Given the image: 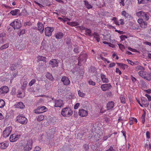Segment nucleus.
<instances>
[{
  "instance_id": "41",
  "label": "nucleus",
  "mask_w": 151,
  "mask_h": 151,
  "mask_svg": "<svg viewBox=\"0 0 151 151\" xmlns=\"http://www.w3.org/2000/svg\"><path fill=\"white\" fill-rule=\"evenodd\" d=\"M78 96L81 97H84L85 96V94L81 91L80 90L78 91Z\"/></svg>"
},
{
  "instance_id": "17",
  "label": "nucleus",
  "mask_w": 151,
  "mask_h": 151,
  "mask_svg": "<svg viewBox=\"0 0 151 151\" xmlns=\"http://www.w3.org/2000/svg\"><path fill=\"white\" fill-rule=\"evenodd\" d=\"M6 40V34L4 32L0 33V44H3Z\"/></svg>"
},
{
  "instance_id": "57",
  "label": "nucleus",
  "mask_w": 151,
  "mask_h": 151,
  "mask_svg": "<svg viewBox=\"0 0 151 151\" xmlns=\"http://www.w3.org/2000/svg\"><path fill=\"white\" fill-rule=\"evenodd\" d=\"M127 60L128 63L131 64V65H133L134 64V63L132 60H131L129 59H127Z\"/></svg>"
},
{
  "instance_id": "26",
  "label": "nucleus",
  "mask_w": 151,
  "mask_h": 151,
  "mask_svg": "<svg viewBox=\"0 0 151 151\" xmlns=\"http://www.w3.org/2000/svg\"><path fill=\"white\" fill-rule=\"evenodd\" d=\"M141 100L142 105L145 107H147L148 106L149 103L146 98H142L141 99Z\"/></svg>"
},
{
  "instance_id": "45",
  "label": "nucleus",
  "mask_w": 151,
  "mask_h": 151,
  "mask_svg": "<svg viewBox=\"0 0 151 151\" xmlns=\"http://www.w3.org/2000/svg\"><path fill=\"white\" fill-rule=\"evenodd\" d=\"M145 114H143L141 116V118L142 122L143 124H144L145 121Z\"/></svg>"
},
{
  "instance_id": "24",
  "label": "nucleus",
  "mask_w": 151,
  "mask_h": 151,
  "mask_svg": "<svg viewBox=\"0 0 151 151\" xmlns=\"http://www.w3.org/2000/svg\"><path fill=\"white\" fill-rule=\"evenodd\" d=\"M38 26V29L41 33H42L44 32V27L42 24L40 22H38L37 23Z\"/></svg>"
},
{
  "instance_id": "46",
  "label": "nucleus",
  "mask_w": 151,
  "mask_h": 151,
  "mask_svg": "<svg viewBox=\"0 0 151 151\" xmlns=\"http://www.w3.org/2000/svg\"><path fill=\"white\" fill-rule=\"evenodd\" d=\"M46 41H43L42 43V46L41 48L42 47L43 49H45L46 48Z\"/></svg>"
},
{
  "instance_id": "28",
  "label": "nucleus",
  "mask_w": 151,
  "mask_h": 151,
  "mask_svg": "<svg viewBox=\"0 0 151 151\" xmlns=\"http://www.w3.org/2000/svg\"><path fill=\"white\" fill-rule=\"evenodd\" d=\"M63 35H64L63 32H58L55 34V37L57 39H60L63 37Z\"/></svg>"
},
{
  "instance_id": "30",
  "label": "nucleus",
  "mask_w": 151,
  "mask_h": 151,
  "mask_svg": "<svg viewBox=\"0 0 151 151\" xmlns=\"http://www.w3.org/2000/svg\"><path fill=\"white\" fill-rule=\"evenodd\" d=\"M83 1L84 3L85 6L87 8L89 9L92 8V6L89 3L88 1L86 0H84Z\"/></svg>"
},
{
  "instance_id": "49",
  "label": "nucleus",
  "mask_w": 151,
  "mask_h": 151,
  "mask_svg": "<svg viewBox=\"0 0 151 151\" xmlns=\"http://www.w3.org/2000/svg\"><path fill=\"white\" fill-rule=\"evenodd\" d=\"M70 24L73 26H77L79 24L77 22H72L70 23Z\"/></svg>"
},
{
  "instance_id": "53",
  "label": "nucleus",
  "mask_w": 151,
  "mask_h": 151,
  "mask_svg": "<svg viewBox=\"0 0 151 151\" xmlns=\"http://www.w3.org/2000/svg\"><path fill=\"white\" fill-rule=\"evenodd\" d=\"M25 29H22L20 31V33H19L18 35L19 36H20L21 35L24 34L25 33Z\"/></svg>"
},
{
  "instance_id": "55",
  "label": "nucleus",
  "mask_w": 151,
  "mask_h": 151,
  "mask_svg": "<svg viewBox=\"0 0 151 151\" xmlns=\"http://www.w3.org/2000/svg\"><path fill=\"white\" fill-rule=\"evenodd\" d=\"M41 149V148L40 147L38 146H36L34 150V151H39Z\"/></svg>"
},
{
  "instance_id": "56",
  "label": "nucleus",
  "mask_w": 151,
  "mask_h": 151,
  "mask_svg": "<svg viewBox=\"0 0 151 151\" xmlns=\"http://www.w3.org/2000/svg\"><path fill=\"white\" fill-rule=\"evenodd\" d=\"M145 96L147 98L149 101H151V96L150 95L146 94Z\"/></svg>"
},
{
  "instance_id": "43",
  "label": "nucleus",
  "mask_w": 151,
  "mask_h": 151,
  "mask_svg": "<svg viewBox=\"0 0 151 151\" xmlns=\"http://www.w3.org/2000/svg\"><path fill=\"white\" fill-rule=\"evenodd\" d=\"M88 83L89 85H92L93 86H94L96 85L95 82L92 81L91 79L88 80Z\"/></svg>"
},
{
  "instance_id": "40",
  "label": "nucleus",
  "mask_w": 151,
  "mask_h": 151,
  "mask_svg": "<svg viewBox=\"0 0 151 151\" xmlns=\"http://www.w3.org/2000/svg\"><path fill=\"white\" fill-rule=\"evenodd\" d=\"M120 100L121 102L123 104H124L126 103V99L123 96H121L120 97Z\"/></svg>"
},
{
  "instance_id": "25",
  "label": "nucleus",
  "mask_w": 151,
  "mask_h": 151,
  "mask_svg": "<svg viewBox=\"0 0 151 151\" xmlns=\"http://www.w3.org/2000/svg\"><path fill=\"white\" fill-rule=\"evenodd\" d=\"M37 61L39 62L40 61H43L45 63L47 62L46 58L45 57L42 56L38 55L37 57Z\"/></svg>"
},
{
  "instance_id": "21",
  "label": "nucleus",
  "mask_w": 151,
  "mask_h": 151,
  "mask_svg": "<svg viewBox=\"0 0 151 151\" xmlns=\"http://www.w3.org/2000/svg\"><path fill=\"white\" fill-rule=\"evenodd\" d=\"M9 145V143L6 142H4L0 143V149H6Z\"/></svg>"
},
{
  "instance_id": "48",
  "label": "nucleus",
  "mask_w": 151,
  "mask_h": 151,
  "mask_svg": "<svg viewBox=\"0 0 151 151\" xmlns=\"http://www.w3.org/2000/svg\"><path fill=\"white\" fill-rule=\"evenodd\" d=\"M83 147L84 150L86 151L88 150L89 148L88 145L86 144L83 145Z\"/></svg>"
},
{
  "instance_id": "6",
  "label": "nucleus",
  "mask_w": 151,
  "mask_h": 151,
  "mask_svg": "<svg viewBox=\"0 0 151 151\" xmlns=\"http://www.w3.org/2000/svg\"><path fill=\"white\" fill-rule=\"evenodd\" d=\"M136 15L145 21H147L149 19V16L146 13L142 11H140L136 13Z\"/></svg>"
},
{
  "instance_id": "34",
  "label": "nucleus",
  "mask_w": 151,
  "mask_h": 151,
  "mask_svg": "<svg viewBox=\"0 0 151 151\" xmlns=\"http://www.w3.org/2000/svg\"><path fill=\"white\" fill-rule=\"evenodd\" d=\"M9 46V43H6L0 47V50H2L3 49L8 48Z\"/></svg>"
},
{
  "instance_id": "23",
  "label": "nucleus",
  "mask_w": 151,
  "mask_h": 151,
  "mask_svg": "<svg viewBox=\"0 0 151 151\" xmlns=\"http://www.w3.org/2000/svg\"><path fill=\"white\" fill-rule=\"evenodd\" d=\"M101 77L103 83H107L109 82V80L108 78H107L105 75L103 74H101Z\"/></svg>"
},
{
  "instance_id": "7",
  "label": "nucleus",
  "mask_w": 151,
  "mask_h": 151,
  "mask_svg": "<svg viewBox=\"0 0 151 151\" xmlns=\"http://www.w3.org/2000/svg\"><path fill=\"white\" fill-rule=\"evenodd\" d=\"M20 136V134L14 133L11 135L9 137V140L11 142H15L19 139Z\"/></svg>"
},
{
  "instance_id": "31",
  "label": "nucleus",
  "mask_w": 151,
  "mask_h": 151,
  "mask_svg": "<svg viewBox=\"0 0 151 151\" xmlns=\"http://www.w3.org/2000/svg\"><path fill=\"white\" fill-rule=\"evenodd\" d=\"M25 107L23 103L21 102H18L16 104V107L20 109H23Z\"/></svg>"
},
{
  "instance_id": "11",
  "label": "nucleus",
  "mask_w": 151,
  "mask_h": 151,
  "mask_svg": "<svg viewBox=\"0 0 151 151\" xmlns=\"http://www.w3.org/2000/svg\"><path fill=\"white\" fill-rule=\"evenodd\" d=\"M22 67V65L18 63L12 64L10 67V69L12 71H13L15 70H18Z\"/></svg>"
},
{
  "instance_id": "52",
  "label": "nucleus",
  "mask_w": 151,
  "mask_h": 151,
  "mask_svg": "<svg viewBox=\"0 0 151 151\" xmlns=\"http://www.w3.org/2000/svg\"><path fill=\"white\" fill-rule=\"evenodd\" d=\"M118 45L119 46V48L121 50H122L125 49L124 46L123 45L120 44H118Z\"/></svg>"
},
{
  "instance_id": "27",
  "label": "nucleus",
  "mask_w": 151,
  "mask_h": 151,
  "mask_svg": "<svg viewBox=\"0 0 151 151\" xmlns=\"http://www.w3.org/2000/svg\"><path fill=\"white\" fill-rule=\"evenodd\" d=\"M116 63L123 70H124L128 68V65L125 64L118 63Z\"/></svg>"
},
{
  "instance_id": "2",
  "label": "nucleus",
  "mask_w": 151,
  "mask_h": 151,
  "mask_svg": "<svg viewBox=\"0 0 151 151\" xmlns=\"http://www.w3.org/2000/svg\"><path fill=\"white\" fill-rule=\"evenodd\" d=\"M138 75L142 78L147 81L151 80V74L144 71H140L138 73Z\"/></svg>"
},
{
  "instance_id": "59",
  "label": "nucleus",
  "mask_w": 151,
  "mask_h": 151,
  "mask_svg": "<svg viewBox=\"0 0 151 151\" xmlns=\"http://www.w3.org/2000/svg\"><path fill=\"white\" fill-rule=\"evenodd\" d=\"M150 133L149 131H147L146 133V136L147 138L149 139L150 138Z\"/></svg>"
},
{
  "instance_id": "37",
  "label": "nucleus",
  "mask_w": 151,
  "mask_h": 151,
  "mask_svg": "<svg viewBox=\"0 0 151 151\" xmlns=\"http://www.w3.org/2000/svg\"><path fill=\"white\" fill-rule=\"evenodd\" d=\"M138 3L139 4H146L149 1L151 2V0H137Z\"/></svg>"
},
{
  "instance_id": "32",
  "label": "nucleus",
  "mask_w": 151,
  "mask_h": 151,
  "mask_svg": "<svg viewBox=\"0 0 151 151\" xmlns=\"http://www.w3.org/2000/svg\"><path fill=\"white\" fill-rule=\"evenodd\" d=\"M19 11L18 9H15L11 11L10 13L13 16H15L18 14V12Z\"/></svg>"
},
{
  "instance_id": "12",
  "label": "nucleus",
  "mask_w": 151,
  "mask_h": 151,
  "mask_svg": "<svg viewBox=\"0 0 151 151\" xmlns=\"http://www.w3.org/2000/svg\"><path fill=\"white\" fill-rule=\"evenodd\" d=\"M49 64L52 67L54 68L58 66V62L57 60L53 59L50 60L49 62Z\"/></svg>"
},
{
  "instance_id": "8",
  "label": "nucleus",
  "mask_w": 151,
  "mask_h": 151,
  "mask_svg": "<svg viewBox=\"0 0 151 151\" xmlns=\"http://www.w3.org/2000/svg\"><path fill=\"white\" fill-rule=\"evenodd\" d=\"M54 29L53 27H47L45 28V33L46 36L50 37L51 36L52 32L53 31Z\"/></svg>"
},
{
  "instance_id": "4",
  "label": "nucleus",
  "mask_w": 151,
  "mask_h": 151,
  "mask_svg": "<svg viewBox=\"0 0 151 151\" xmlns=\"http://www.w3.org/2000/svg\"><path fill=\"white\" fill-rule=\"evenodd\" d=\"M10 25L12 26L15 29H19L22 26V24L20 20L18 19H15L13 22L10 24Z\"/></svg>"
},
{
  "instance_id": "10",
  "label": "nucleus",
  "mask_w": 151,
  "mask_h": 151,
  "mask_svg": "<svg viewBox=\"0 0 151 151\" xmlns=\"http://www.w3.org/2000/svg\"><path fill=\"white\" fill-rule=\"evenodd\" d=\"M47 108L45 106H40L35 110V113L36 114L42 113L47 111Z\"/></svg>"
},
{
  "instance_id": "58",
  "label": "nucleus",
  "mask_w": 151,
  "mask_h": 151,
  "mask_svg": "<svg viewBox=\"0 0 151 151\" xmlns=\"http://www.w3.org/2000/svg\"><path fill=\"white\" fill-rule=\"evenodd\" d=\"M116 72L117 73H118L119 75H121L122 74L121 71L118 68H116Z\"/></svg>"
},
{
  "instance_id": "16",
  "label": "nucleus",
  "mask_w": 151,
  "mask_h": 151,
  "mask_svg": "<svg viewBox=\"0 0 151 151\" xmlns=\"http://www.w3.org/2000/svg\"><path fill=\"white\" fill-rule=\"evenodd\" d=\"M142 19H138L137 20L140 26L142 28H145L147 27V23L143 21Z\"/></svg>"
},
{
  "instance_id": "63",
  "label": "nucleus",
  "mask_w": 151,
  "mask_h": 151,
  "mask_svg": "<svg viewBox=\"0 0 151 151\" xmlns=\"http://www.w3.org/2000/svg\"><path fill=\"white\" fill-rule=\"evenodd\" d=\"M73 51L75 53H77L79 52L78 49V47H76L74 48Z\"/></svg>"
},
{
  "instance_id": "62",
  "label": "nucleus",
  "mask_w": 151,
  "mask_h": 151,
  "mask_svg": "<svg viewBox=\"0 0 151 151\" xmlns=\"http://www.w3.org/2000/svg\"><path fill=\"white\" fill-rule=\"evenodd\" d=\"M115 65V63H110L109 66V68H112Z\"/></svg>"
},
{
  "instance_id": "18",
  "label": "nucleus",
  "mask_w": 151,
  "mask_h": 151,
  "mask_svg": "<svg viewBox=\"0 0 151 151\" xmlns=\"http://www.w3.org/2000/svg\"><path fill=\"white\" fill-rule=\"evenodd\" d=\"M55 107H62L64 104L63 101L60 99L55 100Z\"/></svg>"
},
{
  "instance_id": "19",
  "label": "nucleus",
  "mask_w": 151,
  "mask_h": 151,
  "mask_svg": "<svg viewBox=\"0 0 151 151\" xmlns=\"http://www.w3.org/2000/svg\"><path fill=\"white\" fill-rule=\"evenodd\" d=\"M8 91V88L6 86H4L0 88V93L1 94L6 93Z\"/></svg>"
},
{
  "instance_id": "38",
  "label": "nucleus",
  "mask_w": 151,
  "mask_h": 151,
  "mask_svg": "<svg viewBox=\"0 0 151 151\" xmlns=\"http://www.w3.org/2000/svg\"><path fill=\"white\" fill-rule=\"evenodd\" d=\"M46 76L47 78L50 80L51 81H52L53 79V78L52 76V75L49 73H47L46 74Z\"/></svg>"
},
{
  "instance_id": "20",
  "label": "nucleus",
  "mask_w": 151,
  "mask_h": 151,
  "mask_svg": "<svg viewBox=\"0 0 151 151\" xmlns=\"http://www.w3.org/2000/svg\"><path fill=\"white\" fill-rule=\"evenodd\" d=\"M121 14L125 18L132 19L133 18L127 12L125 11L122 12Z\"/></svg>"
},
{
  "instance_id": "33",
  "label": "nucleus",
  "mask_w": 151,
  "mask_h": 151,
  "mask_svg": "<svg viewBox=\"0 0 151 151\" xmlns=\"http://www.w3.org/2000/svg\"><path fill=\"white\" fill-rule=\"evenodd\" d=\"M37 120L38 121H41L43 120L44 118V116L42 115H40L36 117Z\"/></svg>"
},
{
  "instance_id": "61",
  "label": "nucleus",
  "mask_w": 151,
  "mask_h": 151,
  "mask_svg": "<svg viewBox=\"0 0 151 151\" xmlns=\"http://www.w3.org/2000/svg\"><path fill=\"white\" fill-rule=\"evenodd\" d=\"M80 104L79 103H77L74 106V109H77L78 108Z\"/></svg>"
},
{
  "instance_id": "54",
  "label": "nucleus",
  "mask_w": 151,
  "mask_h": 151,
  "mask_svg": "<svg viewBox=\"0 0 151 151\" xmlns=\"http://www.w3.org/2000/svg\"><path fill=\"white\" fill-rule=\"evenodd\" d=\"M17 96L19 98H22L24 96V95L22 94L21 92H19L17 95Z\"/></svg>"
},
{
  "instance_id": "64",
  "label": "nucleus",
  "mask_w": 151,
  "mask_h": 151,
  "mask_svg": "<svg viewBox=\"0 0 151 151\" xmlns=\"http://www.w3.org/2000/svg\"><path fill=\"white\" fill-rule=\"evenodd\" d=\"M34 3H35L40 8H41L42 7H43V6L42 5V4H40L39 3L37 2L36 1H34Z\"/></svg>"
},
{
  "instance_id": "9",
  "label": "nucleus",
  "mask_w": 151,
  "mask_h": 151,
  "mask_svg": "<svg viewBox=\"0 0 151 151\" xmlns=\"http://www.w3.org/2000/svg\"><path fill=\"white\" fill-rule=\"evenodd\" d=\"M12 130L11 127H6L3 132V135L4 137H7L10 134Z\"/></svg>"
},
{
  "instance_id": "42",
  "label": "nucleus",
  "mask_w": 151,
  "mask_h": 151,
  "mask_svg": "<svg viewBox=\"0 0 151 151\" xmlns=\"http://www.w3.org/2000/svg\"><path fill=\"white\" fill-rule=\"evenodd\" d=\"M112 134H109L108 135H104L103 138V140L104 141L106 140L109 138L110 137Z\"/></svg>"
},
{
  "instance_id": "5",
  "label": "nucleus",
  "mask_w": 151,
  "mask_h": 151,
  "mask_svg": "<svg viewBox=\"0 0 151 151\" xmlns=\"http://www.w3.org/2000/svg\"><path fill=\"white\" fill-rule=\"evenodd\" d=\"M17 119L18 122L22 124H26L28 122L27 118L22 114H19L18 116Z\"/></svg>"
},
{
  "instance_id": "1",
  "label": "nucleus",
  "mask_w": 151,
  "mask_h": 151,
  "mask_svg": "<svg viewBox=\"0 0 151 151\" xmlns=\"http://www.w3.org/2000/svg\"><path fill=\"white\" fill-rule=\"evenodd\" d=\"M32 140L31 139H29L22 143V147L25 151H29L32 148Z\"/></svg>"
},
{
  "instance_id": "29",
  "label": "nucleus",
  "mask_w": 151,
  "mask_h": 151,
  "mask_svg": "<svg viewBox=\"0 0 151 151\" xmlns=\"http://www.w3.org/2000/svg\"><path fill=\"white\" fill-rule=\"evenodd\" d=\"M93 37L98 42H99L100 40V36L98 33L94 32L93 34Z\"/></svg>"
},
{
  "instance_id": "60",
  "label": "nucleus",
  "mask_w": 151,
  "mask_h": 151,
  "mask_svg": "<svg viewBox=\"0 0 151 151\" xmlns=\"http://www.w3.org/2000/svg\"><path fill=\"white\" fill-rule=\"evenodd\" d=\"M131 78L132 81L133 83H134L135 81H137V79H136V78L134 77L132 75H131Z\"/></svg>"
},
{
  "instance_id": "35",
  "label": "nucleus",
  "mask_w": 151,
  "mask_h": 151,
  "mask_svg": "<svg viewBox=\"0 0 151 151\" xmlns=\"http://www.w3.org/2000/svg\"><path fill=\"white\" fill-rule=\"evenodd\" d=\"M84 29L85 30V34L86 35H90L91 33V31L90 29L86 28L85 27H84Z\"/></svg>"
},
{
  "instance_id": "14",
  "label": "nucleus",
  "mask_w": 151,
  "mask_h": 151,
  "mask_svg": "<svg viewBox=\"0 0 151 151\" xmlns=\"http://www.w3.org/2000/svg\"><path fill=\"white\" fill-rule=\"evenodd\" d=\"M78 114L82 117H86L88 115V112L87 110L81 109L79 111Z\"/></svg>"
},
{
  "instance_id": "13",
  "label": "nucleus",
  "mask_w": 151,
  "mask_h": 151,
  "mask_svg": "<svg viewBox=\"0 0 151 151\" xmlns=\"http://www.w3.org/2000/svg\"><path fill=\"white\" fill-rule=\"evenodd\" d=\"M61 81L64 85L66 86L69 85L70 83L68 78L66 76H63Z\"/></svg>"
},
{
  "instance_id": "50",
  "label": "nucleus",
  "mask_w": 151,
  "mask_h": 151,
  "mask_svg": "<svg viewBox=\"0 0 151 151\" xmlns=\"http://www.w3.org/2000/svg\"><path fill=\"white\" fill-rule=\"evenodd\" d=\"M120 38L121 41H123L125 40V39L127 38V36L126 35H122L120 36Z\"/></svg>"
},
{
  "instance_id": "39",
  "label": "nucleus",
  "mask_w": 151,
  "mask_h": 151,
  "mask_svg": "<svg viewBox=\"0 0 151 151\" xmlns=\"http://www.w3.org/2000/svg\"><path fill=\"white\" fill-rule=\"evenodd\" d=\"M5 105L4 101L2 99H0V108H3Z\"/></svg>"
},
{
  "instance_id": "22",
  "label": "nucleus",
  "mask_w": 151,
  "mask_h": 151,
  "mask_svg": "<svg viewBox=\"0 0 151 151\" xmlns=\"http://www.w3.org/2000/svg\"><path fill=\"white\" fill-rule=\"evenodd\" d=\"M114 105V101H111L109 102L107 104L106 108L107 110H110L113 108Z\"/></svg>"
},
{
  "instance_id": "3",
  "label": "nucleus",
  "mask_w": 151,
  "mask_h": 151,
  "mask_svg": "<svg viewBox=\"0 0 151 151\" xmlns=\"http://www.w3.org/2000/svg\"><path fill=\"white\" fill-rule=\"evenodd\" d=\"M73 113V111L69 107H65L63 108L61 111V114L63 116L69 117L71 116Z\"/></svg>"
},
{
  "instance_id": "36",
  "label": "nucleus",
  "mask_w": 151,
  "mask_h": 151,
  "mask_svg": "<svg viewBox=\"0 0 151 151\" xmlns=\"http://www.w3.org/2000/svg\"><path fill=\"white\" fill-rule=\"evenodd\" d=\"M135 70L137 71L139 70H140V71H144L145 70V68L143 66L140 65H138L136 68Z\"/></svg>"
},
{
  "instance_id": "15",
  "label": "nucleus",
  "mask_w": 151,
  "mask_h": 151,
  "mask_svg": "<svg viewBox=\"0 0 151 151\" xmlns=\"http://www.w3.org/2000/svg\"><path fill=\"white\" fill-rule=\"evenodd\" d=\"M111 85L110 83L102 84L101 86V88L103 91H106L111 88Z\"/></svg>"
},
{
  "instance_id": "51",
  "label": "nucleus",
  "mask_w": 151,
  "mask_h": 151,
  "mask_svg": "<svg viewBox=\"0 0 151 151\" xmlns=\"http://www.w3.org/2000/svg\"><path fill=\"white\" fill-rule=\"evenodd\" d=\"M127 1V0H121L120 2V5L123 6H124L125 5V3Z\"/></svg>"
},
{
  "instance_id": "47",
  "label": "nucleus",
  "mask_w": 151,
  "mask_h": 151,
  "mask_svg": "<svg viewBox=\"0 0 151 151\" xmlns=\"http://www.w3.org/2000/svg\"><path fill=\"white\" fill-rule=\"evenodd\" d=\"M36 80L35 79H32L29 83V86H32L35 82Z\"/></svg>"
},
{
  "instance_id": "44",
  "label": "nucleus",
  "mask_w": 151,
  "mask_h": 151,
  "mask_svg": "<svg viewBox=\"0 0 151 151\" xmlns=\"http://www.w3.org/2000/svg\"><path fill=\"white\" fill-rule=\"evenodd\" d=\"M27 81H25L24 82H23L22 87V88L24 90L25 89L27 85Z\"/></svg>"
}]
</instances>
